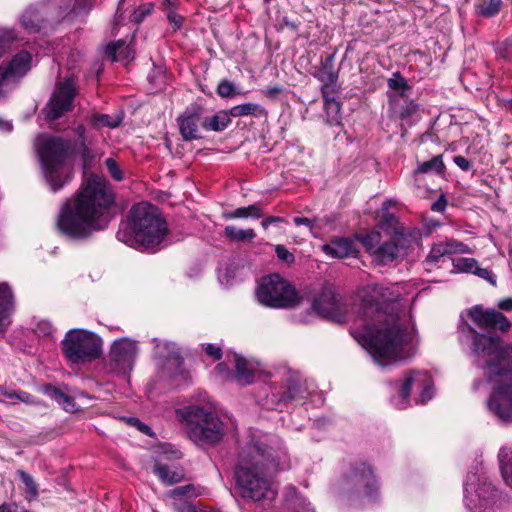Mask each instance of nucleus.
<instances>
[{"mask_svg":"<svg viewBox=\"0 0 512 512\" xmlns=\"http://www.w3.org/2000/svg\"><path fill=\"white\" fill-rule=\"evenodd\" d=\"M299 388L300 387L298 385L289 386L288 391L280 398V401L288 402L298 398Z\"/></svg>","mask_w":512,"mask_h":512,"instance_id":"bf43d9fd","label":"nucleus"},{"mask_svg":"<svg viewBox=\"0 0 512 512\" xmlns=\"http://www.w3.org/2000/svg\"><path fill=\"white\" fill-rule=\"evenodd\" d=\"M275 252L277 257L286 263H291L294 261V255L290 253L283 245H277L275 247Z\"/></svg>","mask_w":512,"mask_h":512,"instance_id":"5fc2aeb1","label":"nucleus"},{"mask_svg":"<svg viewBox=\"0 0 512 512\" xmlns=\"http://www.w3.org/2000/svg\"><path fill=\"white\" fill-rule=\"evenodd\" d=\"M498 460L504 481L512 487V449L502 447L498 454Z\"/></svg>","mask_w":512,"mask_h":512,"instance_id":"c756f323","label":"nucleus"},{"mask_svg":"<svg viewBox=\"0 0 512 512\" xmlns=\"http://www.w3.org/2000/svg\"><path fill=\"white\" fill-rule=\"evenodd\" d=\"M322 251L332 258L342 259L355 252L354 243L348 238H335L321 246Z\"/></svg>","mask_w":512,"mask_h":512,"instance_id":"4be33fe9","label":"nucleus"},{"mask_svg":"<svg viewBox=\"0 0 512 512\" xmlns=\"http://www.w3.org/2000/svg\"><path fill=\"white\" fill-rule=\"evenodd\" d=\"M229 114L232 117L252 115L260 118L265 117L267 115V111L264 107L257 103L248 102L231 107L229 110Z\"/></svg>","mask_w":512,"mask_h":512,"instance_id":"c85d7f7f","label":"nucleus"},{"mask_svg":"<svg viewBox=\"0 0 512 512\" xmlns=\"http://www.w3.org/2000/svg\"><path fill=\"white\" fill-rule=\"evenodd\" d=\"M114 195L107 182L90 176L76 199L67 202L58 217L59 230L69 238L84 239L104 230L112 219Z\"/></svg>","mask_w":512,"mask_h":512,"instance_id":"f03ea898","label":"nucleus"},{"mask_svg":"<svg viewBox=\"0 0 512 512\" xmlns=\"http://www.w3.org/2000/svg\"><path fill=\"white\" fill-rule=\"evenodd\" d=\"M215 372L227 380H233V372L228 369L226 363H219L215 367Z\"/></svg>","mask_w":512,"mask_h":512,"instance_id":"052dcab7","label":"nucleus"},{"mask_svg":"<svg viewBox=\"0 0 512 512\" xmlns=\"http://www.w3.org/2000/svg\"><path fill=\"white\" fill-rule=\"evenodd\" d=\"M17 475L24 485L26 501H35L39 496V489L38 484L35 482L34 478L24 470H18Z\"/></svg>","mask_w":512,"mask_h":512,"instance_id":"f704fd0d","label":"nucleus"},{"mask_svg":"<svg viewBox=\"0 0 512 512\" xmlns=\"http://www.w3.org/2000/svg\"><path fill=\"white\" fill-rule=\"evenodd\" d=\"M284 222V218L277 216H269L262 220L261 225L267 229L271 224H278Z\"/></svg>","mask_w":512,"mask_h":512,"instance_id":"338daca9","label":"nucleus"},{"mask_svg":"<svg viewBox=\"0 0 512 512\" xmlns=\"http://www.w3.org/2000/svg\"><path fill=\"white\" fill-rule=\"evenodd\" d=\"M280 455L274 456L272 448L254 446L250 457L241 456L235 470L236 488L242 498L260 501L275 495L271 479L265 469L270 466L279 470L289 467Z\"/></svg>","mask_w":512,"mask_h":512,"instance_id":"39448f33","label":"nucleus"},{"mask_svg":"<svg viewBox=\"0 0 512 512\" xmlns=\"http://www.w3.org/2000/svg\"><path fill=\"white\" fill-rule=\"evenodd\" d=\"M189 438L196 444H216L224 434L223 423L213 412L193 405L180 412Z\"/></svg>","mask_w":512,"mask_h":512,"instance_id":"0eeeda50","label":"nucleus"},{"mask_svg":"<svg viewBox=\"0 0 512 512\" xmlns=\"http://www.w3.org/2000/svg\"><path fill=\"white\" fill-rule=\"evenodd\" d=\"M512 50V36L506 38L504 41L496 44L495 51L498 55L503 58H507L509 56L510 51Z\"/></svg>","mask_w":512,"mask_h":512,"instance_id":"3c124183","label":"nucleus"},{"mask_svg":"<svg viewBox=\"0 0 512 512\" xmlns=\"http://www.w3.org/2000/svg\"><path fill=\"white\" fill-rule=\"evenodd\" d=\"M204 349L206 354L212 357L214 360H219L222 356L221 348L214 344H206Z\"/></svg>","mask_w":512,"mask_h":512,"instance_id":"13d9d810","label":"nucleus"},{"mask_svg":"<svg viewBox=\"0 0 512 512\" xmlns=\"http://www.w3.org/2000/svg\"><path fill=\"white\" fill-rule=\"evenodd\" d=\"M502 0H488L478 8V13L486 18H491L500 12Z\"/></svg>","mask_w":512,"mask_h":512,"instance_id":"37998d69","label":"nucleus"},{"mask_svg":"<svg viewBox=\"0 0 512 512\" xmlns=\"http://www.w3.org/2000/svg\"><path fill=\"white\" fill-rule=\"evenodd\" d=\"M70 4L71 0H48L31 6L21 15V26L29 34L46 30L48 24L59 21Z\"/></svg>","mask_w":512,"mask_h":512,"instance_id":"9d476101","label":"nucleus"},{"mask_svg":"<svg viewBox=\"0 0 512 512\" xmlns=\"http://www.w3.org/2000/svg\"><path fill=\"white\" fill-rule=\"evenodd\" d=\"M61 344L63 354L71 364L91 362L102 354L100 337L83 329L69 330Z\"/></svg>","mask_w":512,"mask_h":512,"instance_id":"6e6552de","label":"nucleus"},{"mask_svg":"<svg viewBox=\"0 0 512 512\" xmlns=\"http://www.w3.org/2000/svg\"><path fill=\"white\" fill-rule=\"evenodd\" d=\"M447 256V250L443 246L442 241L434 243L431 247L429 254L426 257V262L428 263H436L442 257Z\"/></svg>","mask_w":512,"mask_h":512,"instance_id":"a18cd8bd","label":"nucleus"},{"mask_svg":"<svg viewBox=\"0 0 512 512\" xmlns=\"http://www.w3.org/2000/svg\"><path fill=\"white\" fill-rule=\"evenodd\" d=\"M36 334L41 337L52 336L54 328L52 324L47 320H39L34 328Z\"/></svg>","mask_w":512,"mask_h":512,"instance_id":"09e8293b","label":"nucleus"},{"mask_svg":"<svg viewBox=\"0 0 512 512\" xmlns=\"http://www.w3.org/2000/svg\"><path fill=\"white\" fill-rule=\"evenodd\" d=\"M203 109L200 106H190L177 118L179 132L185 141L201 138L199 124L203 121Z\"/></svg>","mask_w":512,"mask_h":512,"instance_id":"6ab92c4d","label":"nucleus"},{"mask_svg":"<svg viewBox=\"0 0 512 512\" xmlns=\"http://www.w3.org/2000/svg\"><path fill=\"white\" fill-rule=\"evenodd\" d=\"M126 421L128 424L135 426L140 432H142L146 435H149V436L152 435L151 428L149 426H147L146 424L142 423L138 418L131 417V418H128Z\"/></svg>","mask_w":512,"mask_h":512,"instance_id":"4d7b16f0","label":"nucleus"},{"mask_svg":"<svg viewBox=\"0 0 512 512\" xmlns=\"http://www.w3.org/2000/svg\"><path fill=\"white\" fill-rule=\"evenodd\" d=\"M472 321L481 329H498L506 332L510 329L511 323L501 312L494 309H483L481 306H474L468 311Z\"/></svg>","mask_w":512,"mask_h":512,"instance_id":"f3484780","label":"nucleus"},{"mask_svg":"<svg viewBox=\"0 0 512 512\" xmlns=\"http://www.w3.org/2000/svg\"><path fill=\"white\" fill-rule=\"evenodd\" d=\"M77 140L72 147L71 141L58 136L40 135L35 142L42 174L46 184L53 192L62 189L72 178L73 167L69 159L73 153L81 156L84 167L88 166L93 155L86 144V129L78 125L74 129Z\"/></svg>","mask_w":512,"mask_h":512,"instance_id":"20e7f679","label":"nucleus"},{"mask_svg":"<svg viewBox=\"0 0 512 512\" xmlns=\"http://www.w3.org/2000/svg\"><path fill=\"white\" fill-rule=\"evenodd\" d=\"M105 165L111 177L116 181H121L123 179V173L117 162L113 158H107L105 160Z\"/></svg>","mask_w":512,"mask_h":512,"instance_id":"8fccbe9b","label":"nucleus"},{"mask_svg":"<svg viewBox=\"0 0 512 512\" xmlns=\"http://www.w3.org/2000/svg\"><path fill=\"white\" fill-rule=\"evenodd\" d=\"M390 107L392 114L402 120L414 116L419 111V105L410 97H391Z\"/></svg>","mask_w":512,"mask_h":512,"instance_id":"b1692460","label":"nucleus"},{"mask_svg":"<svg viewBox=\"0 0 512 512\" xmlns=\"http://www.w3.org/2000/svg\"><path fill=\"white\" fill-rule=\"evenodd\" d=\"M194 491L195 487L192 484H188L174 488L170 491V496L173 498H178L186 495H196Z\"/></svg>","mask_w":512,"mask_h":512,"instance_id":"603ef678","label":"nucleus"},{"mask_svg":"<svg viewBox=\"0 0 512 512\" xmlns=\"http://www.w3.org/2000/svg\"><path fill=\"white\" fill-rule=\"evenodd\" d=\"M472 334V352L483 359L482 367L490 382L496 386L488 401V408L502 423L512 422V345L498 337L478 333L468 326Z\"/></svg>","mask_w":512,"mask_h":512,"instance_id":"7ed1b4c3","label":"nucleus"},{"mask_svg":"<svg viewBox=\"0 0 512 512\" xmlns=\"http://www.w3.org/2000/svg\"><path fill=\"white\" fill-rule=\"evenodd\" d=\"M217 94L222 98H230L240 92L236 91L235 85L229 80H221L217 86Z\"/></svg>","mask_w":512,"mask_h":512,"instance_id":"49530a36","label":"nucleus"},{"mask_svg":"<svg viewBox=\"0 0 512 512\" xmlns=\"http://www.w3.org/2000/svg\"><path fill=\"white\" fill-rule=\"evenodd\" d=\"M153 7L154 6L152 3H145V4L140 5L132 13L131 20L134 21L135 23L142 22L146 16L151 14Z\"/></svg>","mask_w":512,"mask_h":512,"instance_id":"de8ad7c7","label":"nucleus"},{"mask_svg":"<svg viewBox=\"0 0 512 512\" xmlns=\"http://www.w3.org/2000/svg\"><path fill=\"white\" fill-rule=\"evenodd\" d=\"M464 499L472 512H495L498 492L485 476L469 473L464 484Z\"/></svg>","mask_w":512,"mask_h":512,"instance_id":"9b49d317","label":"nucleus"},{"mask_svg":"<svg viewBox=\"0 0 512 512\" xmlns=\"http://www.w3.org/2000/svg\"><path fill=\"white\" fill-rule=\"evenodd\" d=\"M45 392L52 400L61 405L66 411L75 412L77 410L74 399L58 388L48 386L45 389Z\"/></svg>","mask_w":512,"mask_h":512,"instance_id":"72a5a7b5","label":"nucleus"},{"mask_svg":"<svg viewBox=\"0 0 512 512\" xmlns=\"http://www.w3.org/2000/svg\"><path fill=\"white\" fill-rule=\"evenodd\" d=\"M76 96V81L73 76L59 81L50 97V100L44 108L45 118L53 121L60 118L73 107V101Z\"/></svg>","mask_w":512,"mask_h":512,"instance_id":"f8f14e48","label":"nucleus"},{"mask_svg":"<svg viewBox=\"0 0 512 512\" xmlns=\"http://www.w3.org/2000/svg\"><path fill=\"white\" fill-rule=\"evenodd\" d=\"M31 61L30 53L22 51L9 62L0 65V98L6 97L8 90L30 70Z\"/></svg>","mask_w":512,"mask_h":512,"instance_id":"4468645a","label":"nucleus"},{"mask_svg":"<svg viewBox=\"0 0 512 512\" xmlns=\"http://www.w3.org/2000/svg\"><path fill=\"white\" fill-rule=\"evenodd\" d=\"M313 309L322 317L340 321L344 316L341 297L331 287H325L313 304Z\"/></svg>","mask_w":512,"mask_h":512,"instance_id":"a211bd4d","label":"nucleus"},{"mask_svg":"<svg viewBox=\"0 0 512 512\" xmlns=\"http://www.w3.org/2000/svg\"><path fill=\"white\" fill-rule=\"evenodd\" d=\"M167 230L166 221L160 217L157 207L142 202L131 208L128 223L118 230L117 238L135 249L155 252Z\"/></svg>","mask_w":512,"mask_h":512,"instance_id":"423d86ee","label":"nucleus"},{"mask_svg":"<svg viewBox=\"0 0 512 512\" xmlns=\"http://www.w3.org/2000/svg\"><path fill=\"white\" fill-rule=\"evenodd\" d=\"M315 78L322 82V95H325L330 87H333L338 79V72L334 68V55H322L320 65L314 72Z\"/></svg>","mask_w":512,"mask_h":512,"instance_id":"aec40b11","label":"nucleus"},{"mask_svg":"<svg viewBox=\"0 0 512 512\" xmlns=\"http://www.w3.org/2000/svg\"><path fill=\"white\" fill-rule=\"evenodd\" d=\"M0 396H2L4 399L3 401L7 400L11 403H17V402H24L32 404L34 403V400L32 396L26 392H17L14 390H7L4 387L0 386Z\"/></svg>","mask_w":512,"mask_h":512,"instance_id":"ea45409f","label":"nucleus"},{"mask_svg":"<svg viewBox=\"0 0 512 512\" xmlns=\"http://www.w3.org/2000/svg\"><path fill=\"white\" fill-rule=\"evenodd\" d=\"M138 355L137 342L131 338H119L115 340L109 352L110 368L120 374H125L133 369Z\"/></svg>","mask_w":512,"mask_h":512,"instance_id":"2eb2a0df","label":"nucleus"},{"mask_svg":"<svg viewBox=\"0 0 512 512\" xmlns=\"http://www.w3.org/2000/svg\"><path fill=\"white\" fill-rule=\"evenodd\" d=\"M445 165L442 160L441 155L434 156L429 161L421 162L418 164L416 170H414L413 175L428 173L431 171H435L437 173H442Z\"/></svg>","mask_w":512,"mask_h":512,"instance_id":"4c0bfd02","label":"nucleus"},{"mask_svg":"<svg viewBox=\"0 0 512 512\" xmlns=\"http://www.w3.org/2000/svg\"><path fill=\"white\" fill-rule=\"evenodd\" d=\"M123 121V114L118 113L114 115H108V114H94L91 118L92 124L96 128H116L118 127L121 122Z\"/></svg>","mask_w":512,"mask_h":512,"instance_id":"c9c22d12","label":"nucleus"},{"mask_svg":"<svg viewBox=\"0 0 512 512\" xmlns=\"http://www.w3.org/2000/svg\"><path fill=\"white\" fill-rule=\"evenodd\" d=\"M18 504L11 503H3L0 505V512H18Z\"/></svg>","mask_w":512,"mask_h":512,"instance_id":"774afa93","label":"nucleus"},{"mask_svg":"<svg viewBox=\"0 0 512 512\" xmlns=\"http://www.w3.org/2000/svg\"><path fill=\"white\" fill-rule=\"evenodd\" d=\"M91 8V3L88 0H75V3L73 5V10L76 13H79L84 10H88Z\"/></svg>","mask_w":512,"mask_h":512,"instance_id":"69168bd1","label":"nucleus"},{"mask_svg":"<svg viewBox=\"0 0 512 512\" xmlns=\"http://www.w3.org/2000/svg\"><path fill=\"white\" fill-rule=\"evenodd\" d=\"M233 362L235 365V372H233V380L242 385L252 383L254 378V369L252 364L238 354H233Z\"/></svg>","mask_w":512,"mask_h":512,"instance_id":"393cba45","label":"nucleus"},{"mask_svg":"<svg viewBox=\"0 0 512 512\" xmlns=\"http://www.w3.org/2000/svg\"><path fill=\"white\" fill-rule=\"evenodd\" d=\"M287 501L296 512H315L305 498L297 495L296 489L292 486L287 487Z\"/></svg>","mask_w":512,"mask_h":512,"instance_id":"58836bf2","label":"nucleus"},{"mask_svg":"<svg viewBox=\"0 0 512 512\" xmlns=\"http://www.w3.org/2000/svg\"><path fill=\"white\" fill-rule=\"evenodd\" d=\"M256 298L260 304L269 308H291L300 302L295 288L278 274L262 278L256 290Z\"/></svg>","mask_w":512,"mask_h":512,"instance_id":"1a4fd4ad","label":"nucleus"},{"mask_svg":"<svg viewBox=\"0 0 512 512\" xmlns=\"http://www.w3.org/2000/svg\"><path fill=\"white\" fill-rule=\"evenodd\" d=\"M231 117L229 110H220L212 116L205 117L201 122V126L206 131L221 132L230 125Z\"/></svg>","mask_w":512,"mask_h":512,"instance_id":"a878e982","label":"nucleus"},{"mask_svg":"<svg viewBox=\"0 0 512 512\" xmlns=\"http://www.w3.org/2000/svg\"><path fill=\"white\" fill-rule=\"evenodd\" d=\"M224 235L232 242H249L251 243L256 237L253 229H240L234 225H227L224 228Z\"/></svg>","mask_w":512,"mask_h":512,"instance_id":"7c9ffc66","label":"nucleus"},{"mask_svg":"<svg viewBox=\"0 0 512 512\" xmlns=\"http://www.w3.org/2000/svg\"><path fill=\"white\" fill-rule=\"evenodd\" d=\"M400 255L399 236L395 235L392 239L379 244L373 250V258L378 264L386 265L395 261Z\"/></svg>","mask_w":512,"mask_h":512,"instance_id":"412c9836","label":"nucleus"},{"mask_svg":"<svg viewBox=\"0 0 512 512\" xmlns=\"http://www.w3.org/2000/svg\"><path fill=\"white\" fill-rule=\"evenodd\" d=\"M222 217L225 220H233L239 218H248L247 207H240L231 211H224Z\"/></svg>","mask_w":512,"mask_h":512,"instance_id":"864d4df0","label":"nucleus"},{"mask_svg":"<svg viewBox=\"0 0 512 512\" xmlns=\"http://www.w3.org/2000/svg\"><path fill=\"white\" fill-rule=\"evenodd\" d=\"M443 246L447 250V256L454 254H470L472 251L468 245L456 239L442 240Z\"/></svg>","mask_w":512,"mask_h":512,"instance_id":"a19ab883","label":"nucleus"},{"mask_svg":"<svg viewBox=\"0 0 512 512\" xmlns=\"http://www.w3.org/2000/svg\"><path fill=\"white\" fill-rule=\"evenodd\" d=\"M453 161L463 171H468L471 168L470 162L463 156H455Z\"/></svg>","mask_w":512,"mask_h":512,"instance_id":"0e129e2a","label":"nucleus"},{"mask_svg":"<svg viewBox=\"0 0 512 512\" xmlns=\"http://www.w3.org/2000/svg\"><path fill=\"white\" fill-rule=\"evenodd\" d=\"M105 53L112 61H129L134 57L133 50L122 40L109 43Z\"/></svg>","mask_w":512,"mask_h":512,"instance_id":"bb28decb","label":"nucleus"},{"mask_svg":"<svg viewBox=\"0 0 512 512\" xmlns=\"http://www.w3.org/2000/svg\"><path fill=\"white\" fill-rule=\"evenodd\" d=\"M248 218H260L263 215L262 208L258 204L247 206Z\"/></svg>","mask_w":512,"mask_h":512,"instance_id":"e2e57ef3","label":"nucleus"},{"mask_svg":"<svg viewBox=\"0 0 512 512\" xmlns=\"http://www.w3.org/2000/svg\"><path fill=\"white\" fill-rule=\"evenodd\" d=\"M416 386L420 389V397L417 403L425 404L433 397V383L430 375L427 372L411 371L403 380L397 399H395V406L399 409H404L409 404V397L411 389Z\"/></svg>","mask_w":512,"mask_h":512,"instance_id":"ddd939ff","label":"nucleus"},{"mask_svg":"<svg viewBox=\"0 0 512 512\" xmlns=\"http://www.w3.org/2000/svg\"><path fill=\"white\" fill-rule=\"evenodd\" d=\"M473 274L477 275L478 277H480L482 279L487 280L492 285H496L495 276L492 274V272L490 270H488L486 268H480L477 266V268L474 270Z\"/></svg>","mask_w":512,"mask_h":512,"instance_id":"6e6d98bb","label":"nucleus"},{"mask_svg":"<svg viewBox=\"0 0 512 512\" xmlns=\"http://www.w3.org/2000/svg\"><path fill=\"white\" fill-rule=\"evenodd\" d=\"M293 222L295 223V225L297 226H300V225H305L307 226L310 231L312 232L313 229L316 227V224H315V219H309V218H305V217H295L293 219Z\"/></svg>","mask_w":512,"mask_h":512,"instance_id":"680f3d73","label":"nucleus"},{"mask_svg":"<svg viewBox=\"0 0 512 512\" xmlns=\"http://www.w3.org/2000/svg\"><path fill=\"white\" fill-rule=\"evenodd\" d=\"M363 246L373 255V250L377 248L381 241V234L378 231H372L360 236Z\"/></svg>","mask_w":512,"mask_h":512,"instance_id":"c03bdc74","label":"nucleus"},{"mask_svg":"<svg viewBox=\"0 0 512 512\" xmlns=\"http://www.w3.org/2000/svg\"><path fill=\"white\" fill-rule=\"evenodd\" d=\"M343 489L347 491L356 490L364 496L372 498L378 491L377 481L371 467L366 463H360L342 479Z\"/></svg>","mask_w":512,"mask_h":512,"instance_id":"dca6fc26","label":"nucleus"},{"mask_svg":"<svg viewBox=\"0 0 512 512\" xmlns=\"http://www.w3.org/2000/svg\"><path fill=\"white\" fill-rule=\"evenodd\" d=\"M20 37L14 29L0 27V59L18 42Z\"/></svg>","mask_w":512,"mask_h":512,"instance_id":"e433bc0d","label":"nucleus"},{"mask_svg":"<svg viewBox=\"0 0 512 512\" xmlns=\"http://www.w3.org/2000/svg\"><path fill=\"white\" fill-rule=\"evenodd\" d=\"M388 87L394 91L391 97L406 98L410 97L412 88L408 85L406 79L396 72L388 79Z\"/></svg>","mask_w":512,"mask_h":512,"instance_id":"473e14b6","label":"nucleus"},{"mask_svg":"<svg viewBox=\"0 0 512 512\" xmlns=\"http://www.w3.org/2000/svg\"><path fill=\"white\" fill-rule=\"evenodd\" d=\"M400 296L398 285L372 284L362 290V299L368 306L365 315H373L374 327L355 329L352 335L383 367L410 359L416 352L414 330L407 324Z\"/></svg>","mask_w":512,"mask_h":512,"instance_id":"f257e3e1","label":"nucleus"},{"mask_svg":"<svg viewBox=\"0 0 512 512\" xmlns=\"http://www.w3.org/2000/svg\"><path fill=\"white\" fill-rule=\"evenodd\" d=\"M14 309V296L7 283H0V331L9 325V315Z\"/></svg>","mask_w":512,"mask_h":512,"instance_id":"5701e85b","label":"nucleus"},{"mask_svg":"<svg viewBox=\"0 0 512 512\" xmlns=\"http://www.w3.org/2000/svg\"><path fill=\"white\" fill-rule=\"evenodd\" d=\"M153 472L166 485H173L182 481L184 478L182 470L173 469L168 465L160 463L155 464Z\"/></svg>","mask_w":512,"mask_h":512,"instance_id":"cd10ccee","label":"nucleus"},{"mask_svg":"<svg viewBox=\"0 0 512 512\" xmlns=\"http://www.w3.org/2000/svg\"><path fill=\"white\" fill-rule=\"evenodd\" d=\"M323 97L327 123L329 125H339L341 123L340 103L334 97H328V92Z\"/></svg>","mask_w":512,"mask_h":512,"instance_id":"2f4dec72","label":"nucleus"},{"mask_svg":"<svg viewBox=\"0 0 512 512\" xmlns=\"http://www.w3.org/2000/svg\"><path fill=\"white\" fill-rule=\"evenodd\" d=\"M453 271L457 273H474L477 268V260L474 258L453 259Z\"/></svg>","mask_w":512,"mask_h":512,"instance_id":"79ce46f5","label":"nucleus"}]
</instances>
